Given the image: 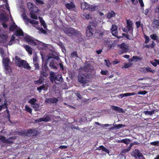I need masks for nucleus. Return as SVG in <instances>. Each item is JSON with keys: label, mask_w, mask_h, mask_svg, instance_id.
I'll use <instances>...</instances> for the list:
<instances>
[{"label": "nucleus", "mask_w": 159, "mask_h": 159, "mask_svg": "<svg viewBox=\"0 0 159 159\" xmlns=\"http://www.w3.org/2000/svg\"><path fill=\"white\" fill-rule=\"evenodd\" d=\"M133 65V64L132 63H124L123 66V67L125 68H127L129 67H131Z\"/></svg>", "instance_id": "42"}, {"label": "nucleus", "mask_w": 159, "mask_h": 159, "mask_svg": "<svg viewBox=\"0 0 159 159\" xmlns=\"http://www.w3.org/2000/svg\"><path fill=\"white\" fill-rule=\"evenodd\" d=\"M4 105L5 108L6 109V112L7 114V116L8 117L10 118V115L9 114V111L8 109V105L7 103V101L6 100H5L4 101Z\"/></svg>", "instance_id": "28"}, {"label": "nucleus", "mask_w": 159, "mask_h": 159, "mask_svg": "<svg viewBox=\"0 0 159 159\" xmlns=\"http://www.w3.org/2000/svg\"><path fill=\"white\" fill-rule=\"evenodd\" d=\"M39 134V132L36 129H29L27 130H24L17 132V134L20 135H25V136L30 137L36 136Z\"/></svg>", "instance_id": "2"}, {"label": "nucleus", "mask_w": 159, "mask_h": 159, "mask_svg": "<svg viewBox=\"0 0 159 159\" xmlns=\"http://www.w3.org/2000/svg\"><path fill=\"white\" fill-rule=\"evenodd\" d=\"M26 41L30 44L32 46L36 45L37 43V41L38 40H36L35 41L34 40L31 39L30 37H26L25 38Z\"/></svg>", "instance_id": "13"}, {"label": "nucleus", "mask_w": 159, "mask_h": 159, "mask_svg": "<svg viewBox=\"0 0 159 159\" xmlns=\"http://www.w3.org/2000/svg\"><path fill=\"white\" fill-rule=\"evenodd\" d=\"M117 26L115 25H112V27L111 28V31H112L113 30H117Z\"/></svg>", "instance_id": "60"}, {"label": "nucleus", "mask_w": 159, "mask_h": 159, "mask_svg": "<svg viewBox=\"0 0 159 159\" xmlns=\"http://www.w3.org/2000/svg\"><path fill=\"white\" fill-rule=\"evenodd\" d=\"M14 34L16 36H23L24 33L21 29H19L16 31Z\"/></svg>", "instance_id": "18"}, {"label": "nucleus", "mask_w": 159, "mask_h": 159, "mask_svg": "<svg viewBox=\"0 0 159 159\" xmlns=\"http://www.w3.org/2000/svg\"><path fill=\"white\" fill-rule=\"evenodd\" d=\"M112 34L113 35L116 36L118 34L117 30H114L111 31Z\"/></svg>", "instance_id": "54"}, {"label": "nucleus", "mask_w": 159, "mask_h": 159, "mask_svg": "<svg viewBox=\"0 0 159 159\" xmlns=\"http://www.w3.org/2000/svg\"><path fill=\"white\" fill-rule=\"evenodd\" d=\"M130 141V140L129 139H125L118 140V142L119 143H124L126 144H128L129 143Z\"/></svg>", "instance_id": "30"}, {"label": "nucleus", "mask_w": 159, "mask_h": 159, "mask_svg": "<svg viewBox=\"0 0 159 159\" xmlns=\"http://www.w3.org/2000/svg\"><path fill=\"white\" fill-rule=\"evenodd\" d=\"M34 65L35 67V69L39 70V65L38 62L34 63Z\"/></svg>", "instance_id": "63"}, {"label": "nucleus", "mask_w": 159, "mask_h": 159, "mask_svg": "<svg viewBox=\"0 0 159 159\" xmlns=\"http://www.w3.org/2000/svg\"><path fill=\"white\" fill-rule=\"evenodd\" d=\"M5 73L7 74L10 75L12 72L11 68L10 66L5 67Z\"/></svg>", "instance_id": "25"}, {"label": "nucleus", "mask_w": 159, "mask_h": 159, "mask_svg": "<svg viewBox=\"0 0 159 159\" xmlns=\"http://www.w3.org/2000/svg\"><path fill=\"white\" fill-rule=\"evenodd\" d=\"M126 126L125 125H123V124H116L114 125V128H115V129H120L121 128H123Z\"/></svg>", "instance_id": "34"}, {"label": "nucleus", "mask_w": 159, "mask_h": 159, "mask_svg": "<svg viewBox=\"0 0 159 159\" xmlns=\"http://www.w3.org/2000/svg\"><path fill=\"white\" fill-rule=\"evenodd\" d=\"M39 18L41 23V25L43 26L44 29H46L47 28L46 24L45 22V21L43 20V18L40 17H39Z\"/></svg>", "instance_id": "31"}, {"label": "nucleus", "mask_w": 159, "mask_h": 159, "mask_svg": "<svg viewBox=\"0 0 159 159\" xmlns=\"http://www.w3.org/2000/svg\"><path fill=\"white\" fill-rule=\"evenodd\" d=\"M135 24L136 25V28L138 29L140 26H141V22L139 21H137L135 22Z\"/></svg>", "instance_id": "61"}, {"label": "nucleus", "mask_w": 159, "mask_h": 159, "mask_svg": "<svg viewBox=\"0 0 159 159\" xmlns=\"http://www.w3.org/2000/svg\"><path fill=\"white\" fill-rule=\"evenodd\" d=\"M147 93V92L145 90L139 91L138 94L145 95Z\"/></svg>", "instance_id": "58"}, {"label": "nucleus", "mask_w": 159, "mask_h": 159, "mask_svg": "<svg viewBox=\"0 0 159 159\" xmlns=\"http://www.w3.org/2000/svg\"><path fill=\"white\" fill-rule=\"evenodd\" d=\"M41 75L45 77H47L48 75V67L46 64L42 66V70L41 71Z\"/></svg>", "instance_id": "6"}, {"label": "nucleus", "mask_w": 159, "mask_h": 159, "mask_svg": "<svg viewBox=\"0 0 159 159\" xmlns=\"http://www.w3.org/2000/svg\"><path fill=\"white\" fill-rule=\"evenodd\" d=\"M150 37L153 40H156V42L159 43V40H158V37L156 34L150 35Z\"/></svg>", "instance_id": "29"}, {"label": "nucleus", "mask_w": 159, "mask_h": 159, "mask_svg": "<svg viewBox=\"0 0 159 159\" xmlns=\"http://www.w3.org/2000/svg\"><path fill=\"white\" fill-rule=\"evenodd\" d=\"M87 7L88 8L89 11H93L95 10L96 7L92 5L89 6V7Z\"/></svg>", "instance_id": "43"}, {"label": "nucleus", "mask_w": 159, "mask_h": 159, "mask_svg": "<svg viewBox=\"0 0 159 159\" xmlns=\"http://www.w3.org/2000/svg\"><path fill=\"white\" fill-rule=\"evenodd\" d=\"M111 107L112 109L116 111H117L120 112H121L122 113L123 112V109L122 108L120 107H119L112 106Z\"/></svg>", "instance_id": "24"}, {"label": "nucleus", "mask_w": 159, "mask_h": 159, "mask_svg": "<svg viewBox=\"0 0 159 159\" xmlns=\"http://www.w3.org/2000/svg\"><path fill=\"white\" fill-rule=\"evenodd\" d=\"M133 156L135 158L138 157L140 158L144 157L143 155L141 153L139 150L138 149H135L133 152Z\"/></svg>", "instance_id": "11"}, {"label": "nucleus", "mask_w": 159, "mask_h": 159, "mask_svg": "<svg viewBox=\"0 0 159 159\" xmlns=\"http://www.w3.org/2000/svg\"><path fill=\"white\" fill-rule=\"evenodd\" d=\"M75 95L78 98H79L80 99H82V97L81 95H80V92L79 91H76L75 93Z\"/></svg>", "instance_id": "50"}, {"label": "nucleus", "mask_w": 159, "mask_h": 159, "mask_svg": "<svg viewBox=\"0 0 159 159\" xmlns=\"http://www.w3.org/2000/svg\"><path fill=\"white\" fill-rule=\"evenodd\" d=\"M34 5L30 2H28L27 4L28 8L30 11Z\"/></svg>", "instance_id": "47"}, {"label": "nucleus", "mask_w": 159, "mask_h": 159, "mask_svg": "<svg viewBox=\"0 0 159 159\" xmlns=\"http://www.w3.org/2000/svg\"><path fill=\"white\" fill-rule=\"evenodd\" d=\"M95 29L90 26H88L86 29V35L88 37L92 36L95 32Z\"/></svg>", "instance_id": "7"}, {"label": "nucleus", "mask_w": 159, "mask_h": 159, "mask_svg": "<svg viewBox=\"0 0 159 159\" xmlns=\"http://www.w3.org/2000/svg\"><path fill=\"white\" fill-rule=\"evenodd\" d=\"M15 139L13 137H11L8 139H6L5 143L9 144L10 143H12L13 142V141H11V139Z\"/></svg>", "instance_id": "32"}, {"label": "nucleus", "mask_w": 159, "mask_h": 159, "mask_svg": "<svg viewBox=\"0 0 159 159\" xmlns=\"http://www.w3.org/2000/svg\"><path fill=\"white\" fill-rule=\"evenodd\" d=\"M45 86L44 85H41L39 87H37V90L39 91V93H40L41 92L42 90H45Z\"/></svg>", "instance_id": "39"}, {"label": "nucleus", "mask_w": 159, "mask_h": 159, "mask_svg": "<svg viewBox=\"0 0 159 159\" xmlns=\"http://www.w3.org/2000/svg\"><path fill=\"white\" fill-rule=\"evenodd\" d=\"M65 6L68 10L70 11H74L76 9L75 5L72 2L69 3H66L65 4Z\"/></svg>", "instance_id": "9"}, {"label": "nucleus", "mask_w": 159, "mask_h": 159, "mask_svg": "<svg viewBox=\"0 0 159 159\" xmlns=\"http://www.w3.org/2000/svg\"><path fill=\"white\" fill-rule=\"evenodd\" d=\"M63 80V78L61 75H56L55 79L54 81L56 84H60L62 82Z\"/></svg>", "instance_id": "16"}, {"label": "nucleus", "mask_w": 159, "mask_h": 159, "mask_svg": "<svg viewBox=\"0 0 159 159\" xmlns=\"http://www.w3.org/2000/svg\"><path fill=\"white\" fill-rule=\"evenodd\" d=\"M145 70H146L147 72H151L154 73L155 72L154 70H152V68L150 67H146Z\"/></svg>", "instance_id": "46"}, {"label": "nucleus", "mask_w": 159, "mask_h": 159, "mask_svg": "<svg viewBox=\"0 0 159 159\" xmlns=\"http://www.w3.org/2000/svg\"><path fill=\"white\" fill-rule=\"evenodd\" d=\"M98 23L97 21H92L90 22V24L88 26L93 27V28H95L97 26Z\"/></svg>", "instance_id": "26"}, {"label": "nucleus", "mask_w": 159, "mask_h": 159, "mask_svg": "<svg viewBox=\"0 0 159 159\" xmlns=\"http://www.w3.org/2000/svg\"><path fill=\"white\" fill-rule=\"evenodd\" d=\"M15 58L16 60L15 62L18 66L21 67L23 66L25 69L28 70H30L31 67L26 61L21 60L20 57L16 56H15Z\"/></svg>", "instance_id": "3"}, {"label": "nucleus", "mask_w": 159, "mask_h": 159, "mask_svg": "<svg viewBox=\"0 0 159 159\" xmlns=\"http://www.w3.org/2000/svg\"><path fill=\"white\" fill-rule=\"evenodd\" d=\"M152 24L154 25L153 26L154 28H158L159 26V20L154 19L152 22Z\"/></svg>", "instance_id": "22"}, {"label": "nucleus", "mask_w": 159, "mask_h": 159, "mask_svg": "<svg viewBox=\"0 0 159 159\" xmlns=\"http://www.w3.org/2000/svg\"><path fill=\"white\" fill-rule=\"evenodd\" d=\"M44 80V78L43 77L40 76L39 80L34 81V83L35 84L39 85L42 83Z\"/></svg>", "instance_id": "27"}, {"label": "nucleus", "mask_w": 159, "mask_h": 159, "mask_svg": "<svg viewBox=\"0 0 159 159\" xmlns=\"http://www.w3.org/2000/svg\"><path fill=\"white\" fill-rule=\"evenodd\" d=\"M25 110L27 112H28L30 113H32V109L30 107H28L27 105H26L25 106Z\"/></svg>", "instance_id": "48"}, {"label": "nucleus", "mask_w": 159, "mask_h": 159, "mask_svg": "<svg viewBox=\"0 0 159 159\" xmlns=\"http://www.w3.org/2000/svg\"><path fill=\"white\" fill-rule=\"evenodd\" d=\"M145 43H148L150 41V39L149 37L146 35H145Z\"/></svg>", "instance_id": "59"}, {"label": "nucleus", "mask_w": 159, "mask_h": 159, "mask_svg": "<svg viewBox=\"0 0 159 159\" xmlns=\"http://www.w3.org/2000/svg\"><path fill=\"white\" fill-rule=\"evenodd\" d=\"M154 113V111H144V113L146 115H152Z\"/></svg>", "instance_id": "45"}, {"label": "nucleus", "mask_w": 159, "mask_h": 159, "mask_svg": "<svg viewBox=\"0 0 159 159\" xmlns=\"http://www.w3.org/2000/svg\"><path fill=\"white\" fill-rule=\"evenodd\" d=\"M64 32L68 36L72 37L75 36L77 37H80L79 40V42H81L83 40V38H81L82 36L81 32L74 28H66Z\"/></svg>", "instance_id": "1"}, {"label": "nucleus", "mask_w": 159, "mask_h": 159, "mask_svg": "<svg viewBox=\"0 0 159 159\" xmlns=\"http://www.w3.org/2000/svg\"><path fill=\"white\" fill-rule=\"evenodd\" d=\"M55 76L54 73L51 74L49 79L51 82L52 83L55 81Z\"/></svg>", "instance_id": "37"}, {"label": "nucleus", "mask_w": 159, "mask_h": 159, "mask_svg": "<svg viewBox=\"0 0 159 159\" xmlns=\"http://www.w3.org/2000/svg\"><path fill=\"white\" fill-rule=\"evenodd\" d=\"M51 120V118L50 116L48 115L47 116L44 117H41L35 120L36 122H39L42 121L44 122H48L49 121Z\"/></svg>", "instance_id": "14"}, {"label": "nucleus", "mask_w": 159, "mask_h": 159, "mask_svg": "<svg viewBox=\"0 0 159 159\" xmlns=\"http://www.w3.org/2000/svg\"><path fill=\"white\" fill-rule=\"evenodd\" d=\"M2 62L4 64L5 67L9 66V64L10 62V60L8 58H3Z\"/></svg>", "instance_id": "20"}, {"label": "nucleus", "mask_w": 159, "mask_h": 159, "mask_svg": "<svg viewBox=\"0 0 159 159\" xmlns=\"http://www.w3.org/2000/svg\"><path fill=\"white\" fill-rule=\"evenodd\" d=\"M116 13L114 11H111L109 12L107 15V18L109 19H110L112 17H114L116 16Z\"/></svg>", "instance_id": "21"}, {"label": "nucleus", "mask_w": 159, "mask_h": 159, "mask_svg": "<svg viewBox=\"0 0 159 159\" xmlns=\"http://www.w3.org/2000/svg\"><path fill=\"white\" fill-rule=\"evenodd\" d=\"M84 17L87 19H89L92 18V17L89 14L84 15Z\"/></svg>", "instance_id": "62"}, {"label": "nucleus", "mask_w": 159, "mask_h": 159, "mask_svg": "<svg viewBox=\"0 0 159 159\" xmlns=\"http://www.w3.org/2000/svg\"><path fill=\"white\" fill-rule=\"evenodd\" d=\"M36 45L39 49L43 50L47 48V46L45 44L39 41H37Z\"/></svg>", "instance_id": "12"}, {"label": "nucleus", "mask_w": 159, "mask_h": 159, "mask_svg": "<svg viewBox=\"0 0 159 159\" xmlns=\"http://www.w3.org/2000/svg\"><path fill=\"white\" fill-rule=\"evenodd\" d=\"M134 61L135 60V61H137L138 60H141L142 59V58L138 57V56H134L132 57Z\"/></svg>", "instance_id": "55"}, {"label": "nucleus", "mask_w": 159, "mask_h": 159, "mask_svg": "<svg viewBox=\"0 0 159 159\" xmlns=\"http://www.w3.org/2000/svg\"><path fill=\"white\" fill-rule=\"evenodd\" d=\"M97 149L99 150H102L103 151L109 154V150L106 148L102 145L99 146L97 148Z\"/></svg>", "instance_id": "19"}, {"label": "nucleus", "mask_w": 159, "mask_h": 159, "mask_svg": "<svg viewBox=\"0 0 159 159\" xmlns=\"http://www.w3.org/2000/svg\"><path fill=\"white\" fill-rule=\"evenodd\" d=\"M30 14L31 15V18L35 20L37 19V16L36 15H35V14H34V13H30Z\"/></svg>", "instance_id": "51"}, {"label": "nucleus", "mask_w": 159, "mask_h": 159, "mask_svg": "<svg viewBox=\"0 0 159 159\" xmlns=\"http://www.w3.org/2000/svg\"><path fill=\"white\" fill-rule=\"evenodd\" d=\"M37 101V100L35 98H32L28 101V102L32 105L34 104Z\"/></svg>", "instance_id": "41"}, {"label": "nucleus", "mask_w": 159, "mask_h": 159, "mask_svg": "<svg viewBox=\"0 0 159 159\" xmlns=\"http://www.w3.org/2000/svg\"><path fill=\"white\" fill-rule=\"evenodd\" d=\"M24 48L26 51L30 54H31L32 53V49L31 48L27 45L24 46Z\"/></svg>", "instance_id": "33"}, {"label": "nucleus", "mask_w": 159, "mask_h": 159, "mask_svg": "<svg viewBox=\"0 0 159 159\" xmlns=\"http://www.w3.org/2000/svg\"><path fill=\"white\" fill-rule=\"evenodd\" d=\"M150 144L153 146H159V141H154L151 142Z\"/></svg>", "instance_id": "52"}, {"label": "nucleus", "mask_w": 159, "mask_h": 159, "mask_svg": "<svg viewBox=\"0 0 159 159\" xmlns=\"http://www.w3.org/2000/svg\"><path fill=\"white\" fill-rule=\"evenodd\" d=\"M84 68L85 71L87 72H91L94 70L93 67L90 64L87 63L84 64Z\"/></svg>", "instance_id": "8"}, {"label": "nucleus", "mask_w": 159, "mask_h": 159, "mask_svg": "<svg viewBox=\"0 0 159 159\" xmlns=\"http://www.w3.org/2000/svg\"><path fill=\"white\" fill-rule=\"evenodd\" d=\"M28 21L30 22V23L31 24H33L35 25H37L38 24V22L36 20H31L30 19H28Z\"/></svg>", "instance_id": "38"}, {"label": "nucleus", "mask_w": 159, "mask_h": 159, "mask_svg": "<svg viewBox=\"0 0 159 159\" xmlns=\"http://www.w3.org/2000/svg\"><path fill=\"white\" fill-rule=\"evenodd\" d=\"M108 72V71L107 70H101L100 73L102 75H107Z\"/></svg>", "instance_id": "57"}, {"label": "nucleus", "mask_w": 159, "mask_h": 159, "mask_svg": "<svg viewBox=\"0 0 159 159\" xmlns=\"http://www.w3.org/2000/svg\"><path fill=\"white\" fill-rule=\"evenodd\" d=\"M17 28V26L16 25L15 23L13 22L10 25L9 27V30L11 31H13L14 30Z\"/></svg>", "instance_id": "23"}, {"label": "nucleus", "mask_w": 159, "mask_h": 159, "mask_svg": "<svg viewBox=\"0 0 159 159\" xmlns=\"http://www.w3.org/2000/svg\"><path fill=\"white\" fill-rule=\"evenodd\" d=\"M0 53L2 56L3 57L5 55L4 51L2 48L0 49Z\"/></svg>", "instance_id": "64"}, {"label": "nucleus", "mask_w": 159, "mask_h": 159, "mask_svg": "<svg viewBox=\"0 0 159 159\" xmlns=\"http://www.w3.org/2000/svg\"><path fill=\"white\" fill-rule=\"evenodd\" d=\"M119 50L121 53H126L128 51V47L125 43H122L118 45Z\"/></svg>", "instance_id": "4"}, {"label": "nucleus", "mask_w": 159, "mask_h": 159, "mask_svg": "<svg viewBox=\"0 0 159 159\" xmlns=\"http://www.w3.org/2000/svg\"><path fill=\"white\" fill-rule=\"evenodd\" d=\"M155 46V44L153 41H152L151 44L150 45H147L144 46V47L147 48H153Z\"/></svg>", "instance_id": "36"}, {"label": "nucleus", "mask_w": 159, "mask_h": 159, "mask_svg": "<svg viewBox=\"0 0 159 159\" xmlns=\"http://www.w3.org/2000/svg\"><path fill=\"white\" fill-rule=\"evenodd\" d=\"M39 107V105L36 103V102L32 105V107L34 108L35 111H38L37 108H38Z\"/></svg>", "instance_id": "44"}, {"label": "nucleus", "mask_w": 159, "mask_h": 159, "mask_svg": "<svg viewBox=\"0 0 159 159\" xmlns=\"http://www.w3.org/2000/svg\"><path fill=\"white\" fill-rule=\"evenodd\" d=\"M38 30H39L40 33H41L46 34L47 33V31L45 30H44L42 28H39L38 29Z\"/></svg>", "instance_id": "53"}, {"label": "nucleus", "mask_w": 159, "mask_h": 159, "mask_svg": "<svg viewBox=\"0 0 159 159\" xmlns=\"http://www.w3.org/2000/svg\"><path fill=\"white\" fill-rule=\"evenodd\" d=\"M126 27L127 29L128 30V31H130V33L132 35L133 30V27L132 26V23H131V22H129L128 20H127V26Z\"/></svg>", "instance_id": "17"}, {"label": "nucleus", "mask_w": 159, "mask_h": 159, "mask_svg": "<svg viewBox=\"0 0 159 159\" xmlns=\"http://www.w3.org/2000/svg\"><path fill=\"white\" fill-rule=\"evenodd\" d=\"M70 57L74 58L75 57H78V54L76 51H74L70 54Z\"/></svg>", "instance_id": "40"}, {"label": "nucleus", "mask_w": 159, "mask_h": 159, "mask_svg": "<svg viewBox=\"0 0 159 159\" xmlns=\"http://www.w3.org/2000/svg\"><path fill=\"white\" fill-rule=\"evenodd\" d=\"M49 66L51 68L57 69L58 66V64L55 60H52L49 63Z\"/></svg>", "instance_id": "15"}, {"label": "nucleus", "mask_w": 159, "mask_h": 159, "mask_svg": "<svg viewBox=\"0 0 159 159\" xmlns=\"http://www.w3.org/2000/svg\"><path fill=\"white\" fill-rule=\"evenodd\" d=\"M87 75L86 74H79L78 76L79 82L81 84H86L87 81Z\"/></svg>", "instance_id": "5"}, {"label": "nucleus", "mask_w": 159, "mask_h": 159, "mask_svg": "<svg viewBox=\"0 0 159 159\" xmlns=\"http://www.w3.org/2000/svg\"><path fill=\"white\" fill-rule=\"evenodd\" d=\"M34 2L38 4L42 5L44 3L41 0H35Z\"/></svg>", "instance_id": "56"}, {"label": "nucleus", "mask_w": 159, "mask_h": 159, "mask_svg": "<svg viewBox=\"0 0 159 159\" xmlns=\"http://www.w3.org/2000/svg\"><path fill=\"white\" fill-rule=\"evenodd\" d=\"M59 101L58 99L54 97L52 98H46L45 100V102L46 103H57Z\"/></svg>", "instance_id": "10"}, {"label": "nucleus", "mask_w": 159, "mask_h": 159, "mask_svg": "<svg viewBox=\"0 0 159 159\" xmlns=\"http://www.w3.org/2000/svg\"><path fill=\"white\" fill-rule=\"evenodd\" d=\"M6 137L4 136L0 135V140L3 143H5Z\"/></svg>", "instance_id": "49"}, {"label": "nucleus", "mask_w": 159, "mask_h": 159, "mask_svg": "<svg viewBox=\"0 0 159 159\" xmlns=\"http://www.w3.org/2000/svg\"><path fill=\"white\" fill-rule=\"evenodd\" d=\"M31 12L30 13H38L39 11V10L38 8L34 5V6L33 7L32 9L30 10Z\"/></svg>", "instance_id": "35"}]
</instances>
